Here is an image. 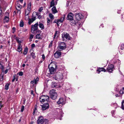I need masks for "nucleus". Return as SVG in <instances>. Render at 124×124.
Listing matches in <instances>:
<instances>
[{"label": "nucleus", "instance_id": "f257e3e1", "mask_svg": "<svg viewBox=\"0 0 124 124\" xmlns=\"http://www.w3.org/2000/svg\"><path fill=\"white\" fill-rule=\"evenodd\" d=\"M50 96L51 98L54 100L56 98L57 95L55 91L52 89L50 90Z\"/></svg>", "mask_w": 124, "mask_h": 124}, {"label": "nucleus", "instance_id": "f03ea898", "mask_svg": "<svg viewBox=\"0 0 124 124\" xmlns=\"http://www.w3.org/2000/svg\"><path fill=\"white\" fill-rule=\"evenodd\" d=\"M63 77V76L62 73L59 72L56 74L54 78L55 80L59 81V80L62 79Z\"/></svg>", "mask_w": 124, "mask_h": 124}, {"label": "nucleus", "instance_id": "7ed1b4c3", "mask_svg": "<svg viewBox=\"0 0 124 124\" xmlns=\"http://www.w3.org/2000/svg\"><path fill=\"white\" fill-rule=\"evenodd\" d=\"M62 39L63 41L65 40V39L67 40H69L70 39V37L69 34L66 32H64L62 34Z\"/></svg>", "mask_w": 124, "mask_h": 124}, {"label": "nucleus", "instance_id": "20e7f679", "mask_svg": "<svg viewBox=\"0 0 124 124\" xmlns=\"http://www.w3.org/2000/svg\"><path fill=\"white\" fill-rule=\"evenodd\" d=\"M66 45L65 43L62 42L60 43L59 44L58 46V48L60 50H63L65 48Z\"/></svg>", "mask_w": 124, "mask_h": 124}, {"label": "nucleus", "instance_id": "39448f33", "mask_svg": "<svg viewBox=\"0 0 124 124\" xmlns=\"http://www.w3.org/2000/svg\"><path fill=\"white\" fill-rule=\"evenodd\" d=\"M84 17L83 16L81 13H79L78 14H76L75 15V18L76 20L79 21L80 20L82 19Z\"/></svg>", "mask_w": 124, "mask_h": 124}, {"label": "nucleus", "instance_id": "423d86ee", "mask_svg": "<svg viewBox=\"0 0 124 124\" xmlns=\"http://www.w3.org/2000/svg\"><path fill=\"white\" fill-rule=\"evenodd\" d=\"M37 121L38 124H42L44 121V120L43 116H40L39 117Z\"/></svg>", "mask_w": 124, "mask_h": 124}, {"label": "nucleus", "instance_id": "0eeeda50", "mask_svg": "<svg viewBox=\"0 0 124 124\" xmlns=\"http://www.w3.org/2000/svg\"><path fill=\"white\" fill-rule=\"evenodd\" d=\"M34 13H33L32 15V18L31 19L29 18L28 20V24L30 25L31 23H32L36 19V17L34 16Z\"/></svg>", "mask_w": 124, "mask_h": 124}, {"label": "nucleus", "instance_id": "6e6552de", "mask_svg": "<svg viewBox=\"0 0 124 124\" xmlns=\"http://www.w3.org/2000/svg\"><path fill=\"white\" fill-rule=\"evenodd\" d=\"M39 78L37 77L36 78H34L33 80L31 81L30 82V83L34 85L37 84L39 81Z\"/></svg>", "mask_w": 124, "mask_h": 124}, {"label": "nucleus", "instance_id": "1a4fd4ad", "mask_svg": "<svg viewBox=\"0 0 124 124\" xmlns=\"http://www.w3.org/2000/svg\"><path fill=\"white\" fill-rule=\"evenodd\" d=\"M65 101L66 100L65 99L61 98L59 99L57 103L59 104H64L65 103Z\"/></svg>", "mask_w": 124, "mask_h": 124}, {"label": "nucleus", "instance_id": "9d476101", "mask_svg": "<svg viewBox=\"0 0 124 124\" xmlns=\"http://www.w3.org/2000/svg\"><path fill=\"white\" fill-rule=\"evenodd\" d=\"M114 67L113 65L112 64L109 65L107 69L108 71L110 72H111L113 71V70Z\"/></svg>", "mask_w": 124, "mask_h": 124}, {"label": "nucleus", "instance_id": "9b49d317", "mask_svg": "<svg viewBox=\"0 0 124 124\" xmlns=\"http://www.w3.org/2000/svg\"><path fill=\"white\" fill-rule=\"evenodd\" d=\"M61 54V52L59 51H57L54 54V56L56 58L59 57Z\"/></svg>", "mask_w": 124, "mask_h": 124}, {"label": "nucleus", "instance_id": "f8f14e48", "mask_svg": "<svg viewBox=\"0 0 124 124\" xmlns=\"http://www.w3.org/2000/svg\"><path fill=\"white\" fill-rule=\"evenodd\" d=\"M73 15L71 13H70L67 15V19L70 21L73 19Z\"/></svg>", "mask_w": 124, "mask_h": 124}, {"label": "nucleus", "instance_id": "ddd939ff", "mask_svg": "<svg viewBox=\"0 0 124 124\" xmlns=\"http://www.w3.org/2000/svg\"><path fill=\"white\" fill-rule=\"evenodd\" d=\"M101 71L106 72V70L102 68H99L97 70V72L98 74H99Z\"/></svg>", "mask_w": 124, "mask_h": 124}, {"label": "nucleus", "instance_id": "4468645a", "mask_svg": "<svg viewBox=\"0 0 124 124\" xmlns=\"http://www.w3.org/2000/svg\"><path fill=\"white\" fill-rule=\"evenodd\" d=\"M51 86L52 87L57 88L59 86L57 85V83L55 82H53L51 83Z\"/></svg>", "mask_w": 124, "mask_h": 124}, {"label": "nucleus", "instance_id": "2eb2a0df", "mask_svg": "<svg viewBox=\"0 0 124 124\" xmlns=\"http://www.w3.org/2000/svg\"><path fill=\"white\" fill-rule=\"evenodd\" d=\"M22 46L21 44H18L17 46V51L19 52H20L22 50Z\"/></svg>", "mask_w": 124, "mask_h": 124}, {"label": "nucleus", "instance_id": "dca6fc26", "mask_svg": "<svg viewBox=\"0 0 124 124\" xmlns=\"http://www.w3.org/2000/svg\"><path fill=\"white\" fill-rule=\"evenodd\" d=\"M78 21L76 20V21L73 19L70 20V22L71 25H75L77 23Z\"/></svg>", "mask_w": 124, "mask_h": 124}, {"label": "nucleus", "instance_id": "f3484780", "mask_svg": "<svg viewBox=\"0 0 124 124\" xmlns=\"http://www.w3.org/2000/svg\"><path fill=\"white\" fill-rule=\"evenodd\" d=\"M54 0H52L51 2V4L50 5V7H49L50 8V7H52V6H54V5H56L57 4V2H56L55 3L54 2ZM58 0H56V1H57Z\"/></svg>", "mask_w": 124, "mask_h": 124}, {"label": "nucleus", "instance_id": "a211bd4d", "mask_svg": "<svg viewBox=\"0 0 124 124\" xmlns=\"http://www.w3.org/2000/svg\"><path fill=\"white\" fill-rule=\"evenodd\" d=\"M42 109L43 110H45L46 109V103H45L43 105H41Z\"/></svg>", "mask_w": 124, "mask_h": 124}, {"label": "nucleus", "instance_id": "6ab92c4d", "mask_svg": "<svg viewBox=\"0 0 124 124\" xmlns=\"http://www.w3.org/2000/svg\"><path fill=\"white\" fill-rule=\"evenodd\" d=\"M52 11L53 13L55 14L58 11L56 10V8L55 7H54L52 9Z\"/></svg>", "mask_w": 124, "mask_h": 124}, {"label": "nucleus", "instance_id": "aec40b11", "mask_svg": "<svg viewBox=\"0 0 124 124\" xmlns=\"http://www.w3.org/2000/svg\"><path fill=\"white\" fill-rule=\"evenodd\" d=\"M34 14H35L38 16V18L39 19H40L41 18V16L40 15V12H35L34 13Z\"/></svg>", "mask_w": 124, "mask_h": 124}, {"label": "nucleus", "instance_id": "412c9836", "mask_svg": "<svg viewBox=\"0 0 124 124\" xmlns=\"http://www.w3.org/2000/svg\"><path fill=\"white\" fill-rule=\"evenodd\" d=\"M43 96H41L39 98L40 101L41 103H43L45 101V100H46V99H45V98H43Z\"/></svg>", "mask_w": 124, "mask_h": 124}, {"label": "nucleus", "instance_id": "4be33fe9", "mask_svg": "<svg viewBox=\"0 0 124 124\" xmlns=\"http://www.w3.org/2000/svg\"><path fill=\"white\" fill-rule=\"evenodd\" d=\"M59 32L57 31H56L54 34L53 38L55 39L56 37L57 38L58 37L59 35Z\"/></svg>", "mask_w": 124, "mask_h": 124}, {"label": "nucleus", "instance_id": "5701e85b", "mask_svg": "<svg viewBox=\"0 0 124 124\" xmlns=\"http://www.w3.org/2000/svg\"><path fill=\"white\" fill-rule=\"evenodd\" d=\"M48 16L51 19V21H52L54 19V16L51 13L49 14Z\"/></svg>", "mask_w": 124, "mask_h": 124}, {"label": "nucleus", "instance_id": "b1692460", "mask_svg": "<svg viewBox=\"0 0 124 124\" xmlns=\"http://www.w3.org/2000/svg\"><path fill=\"white\" fill-rule=\"evenodd\" d=\"M31 2H29L28 4V6L27 10L31 11Z\"/></svg>", "mask_w": 124, "mask_h": 124}, {"label": "nucleus", "instance_id": "393cba45", "mask_svg": "<svg viewBox=\"0 0 124 124\" xmlns=\"http://www.w3.org/2000/svg\"><path fill=\"white\" fill-rule=\"evenodd\" d=\"M39 27L41 28V30L44 29V25L41 23H39Z\"/></svg>", "mask_w": 124, "mask_h": 124}, {"label": "nucleus", "instance_id": "a878e982", "mask_svg": "<svg viewBox=\"0 0 124 124\" xmlns=\"http://www.w3.org/2000/svg\"><path fill=\"white\" fill-rule=\"evenodd\" d=\"M65 17V15H63L62 16V17L60 19H59L60 21L61 22V23H62L63 22V20L64 19V17Z\"/></svg>", "mask_w": 124, "mask_h": 124}, {"label": "nucleus", "instance_id": "bb28decb", "mask_svg": "<svg viewBox=\"0 0 124 124\" xmlns=\"http://www.w3.org/2000/svg\"><path fill=\"white\" fill-rule=\"evenodd\" d=\"M29 15H25L24 16V19L26 21H27L29 19Z\"/></svg>", "mask_w": 124, "mask_h": 124}, {"label": "nucleus", "instance_id": "cd10ccee", "mask_svg": "<svg viewBox=\"0 0 124 124\" xmlns=\"http://www.w3.org/2000/svg\"><path fill=\"white\" fill-rule=\"evenodd\" d=\"M120 49L122 50L123 53H124V44H121Z\"/></svg>", "mask_w": 124, "mask_h": 124}, {"label": "nucleus", "instance_id": "c85d7f7f", "mask_svg": "<svg viewBox=\"0 0 124 124\" xmlns=\"http://www.w3.org/2000/svg\"><path fill=\"white\" fill-rule=\"evenodd\" d=\"M4 20L6 21V22H8L9 20V17L7 16H5L4 17Z\"/></svg>", "mask_w": 124, "mask_h": 124}, {"label": "nucleus", "instance_id": "c756f323", "mask_svg": "<svg viewBox=\"0 0 124 124\" xmlns=\"http://www.w3.org/2000/svg\"><path fill=\"white\" fill-rule=\"evenodd\" d=\"M48 67L49 71H50V72H53L54 71V69L53 68V67H51L50 69L49 68V66H48Z\"/></svg>", "mask_w": 124, "mask_h": 124}, {"label": "nucleus", "instance_id": "7c9ffc66", "mask_svg": "<svg viewBox=\"0 0 124 124\" xmlns=\"http://www.w3.org/2000/svg\"><path fill=\"white\" fill-rule=\"evenodd\" d=\"M54 23H56L58 26L59 25V24L61 23V22L59 20H55V21H54Z\"/></svg>", "mask_w": 124, "mask_h": 124}, {"label": "nucleus", "instance_id": "2f4dec72", "mask_svg": "<svg viewBox=\"0 0 124 124\" xmlns=\"http://www.w3.org/2000/svg\"><path fill=\"white\" fill-rule=\"evenodd\" d=\"M31 11L28 10H26L25 11V15H29V14L30 12Z\"/></svg>", "mask_w": 124, "mask_h": 124}, {"label": "nucleus", "instance_id": "473e14b6", "mask_svg": "<svg viewBox=\"0 0 124 124\" xmlns=\"http://www.w3.org/2000/svg\"><path fill=\"white\" fill-rule=\"evenodd\" d=\"M22 7V6L20 5H17L16 6V8L17 9H20Z\"/></svg>", "mask_w": 124, "mask_h": 124}, {"label": "nucleus", "instance_id": "72a5a7b5", "mask_svg": "<svg viewBox=\"0 0 124 124\" xmlns=\"http://www.w3.org/2000/svg\"><path fill=\"white\" fill-rule=\"evenodd\" d=\"M28 49L27 48H25L24 49V52H23V54L24 55H26L27 54V53L28 52Z\"/></svg>", "mask_w": 124, "mask_h": 124}, {"label": "nucleus", "instance_id": "f704fd0d", "mask_svg": "<svg viewBox=\"0 0 124 124\" xmlns=\"http://www.w3.org/2000/svg\"><path fill=\"white\" fill-rule=\"evenodd\" d=\"M19 25L20 26V27H23V26L24 23L22 20H21L20 22Z\"/></svg>", "mask_w": 124, "mask_h": 124}, {"label": "nucleus", "instance_id": "c9c22d12", "mask_svg": "<svg viewBox=\"0 0 124 124\" xmlns=\"http://www.w3.org/2000/svg\"><path fill=\"white\" fill-rule=\"evenodd\" d=\"M36 38L37 39H40L41 38V35L40 34H37L36 36Z\"/></svg>", "mask_w": 124, "mask_h": 124}, {"label": "nucleus", "instance_id": "e433bc0d", "mask_svg": "<svg viewBox=\"0 0 124 124\" xmlns=\"http://www.w3.org/2000/svg\"><path fill=\"white\" fill-rule=\"evenodd\" d=\"M120 93L121 94H122L124 93V87L122 90H121L120 91Z\"/></svg>", "mask_w": 124, "mask_h": 124}, {"label": "nucleus", "instance_id": "4c0bfd02", "mask_svg": "<svg viewBox=\"0 0 124 124\" xmlns=\"http://www.w3.org/2000/svg\"><path fill=\"white\" fill-rule=\"evenodd\" d=\"M38 27H32L31 30L32 31H33L37 30Z\"/></svg>", "mask_w": 124, "mask_h": 124}, {"label": "nucleus", "instance_id": "58836bf2", "mask_svg": "<svg viewBox=\"0 0 124 124\" xmlns=\"http://www.w3.org/2000/svg\"><path fill=\"white\" fill-rule=\"evenodd\" d=\"M52 21H51V19H48L47 21V23H48V24H50L51 23Z\"/></svg>", "mask_w": 124, "mask_h": 124}, {"label": "nucleus", "instance_id": "ea45409f", "mask_svg": "<svg viewBox=\"0 0 124 124\" xmlns=\"http://www.w3.org/2000/svg\"><path fill=\"white\" fill-rule=\"evenodd\" d=\"M121 108L124 110V101H123L122 103Z\"/></svg>", "mask_w": 124, "mask_h": 124}, {"label": "nucleus", "instance_id": "a19ab883", "mask_svg": "<svg viewBox=\"0 0 124 124\" xmlns=\"http://www.w3.org/2000/svg\"><path fill=\"white\" fill-rule=\"evenodd\" d=\"M9 85L8 84H7L5 85V89L7 90L8 89Z\"/></svg>", "mask_w": 124, "mask_h": 124}, {"label": "nucleus", "instance_id": "79ce46f5", "mask_svg": "<svg viewBox=\"0 0 124 124\" xmlns=\"http://www.w3.org/2000/svg\"><path fill=\"white\" fill-rule=\"evenodd\" d=\"M33 36H34V35H32V34H31L30 35V38H29L30 39V41H31L32 40H31V39L32 38H33Z\"/></svg>", "mask_w": 124, "mask_h": 124}, {"label": "nucleus", "instance_id": "37998d69", "mask_svg": "<svg viewBox=\"0 0 124 124\" xmlns=\"http://www.w3.org/2000/svg\"><path fill=\"white\" fill-rule=\"evenodd\" d=\"M16 74L14 75L13 76V79L12 80V82H14L15 81V80L16 79Z\"/></svg>", "mask_w": 124, "mask_h": 124}, {"label": "nucleus", "instance_id": "c03bdc74", "mask_svg": "<svg viewBox=\"0 0 124 124\" xmlns=\"http://www.w3.org/2000/svg\"><path fill=\"white\" fill-rule=\"evenodd\" d=\"M38 24L37 23H35L34 25H32V27H38Z\"/></svg>", "mask_w": 124, "mask_h": 124}, {"label": "nucleus", "instance_id": "a18cd8bd", "mask_svg": "<svg viewBox=\"0 0 124 124\" xmlns=\"http://www.w3.org/2000/svg\"><path fill=\"white\" fill-rule=\"evenodd\" d=\"M31 54L33 58H35L36 56H35V54L34 53H31Z\"/></svg>", "mask_w": 124, "mask_h": 124}, {"label": "nucleus", "instance_id": "49530a36", "mask_svg": "<svg viewBox=\"0 0 124 124\" xmlns=\"http://www.w3.org/2000/svg\"><path fill=\"white\" fill-rule=\"evenodd\" d=\"M24 106H22L21 108V111L22 112H23L24 109Z\"/></svg>", "mask_w": 124, "mask_h": 124}, {"label": "nucleus", "instance_id": "de8ad7c7", "mask_svg": "<svg viewBox=\"0 0 124 124\" xmlns=\"http://www.w3.org/2000/svg\"><path fill=\"white\" fill-rule=\"evenodd\" d=\"M4 75H2L0 77V81H2L3 79Z\"/></svg>", "mask_w": 124, "mask_h": 124}, {"label": "nucleus", "instance_id": "09e8293b", "mask_svg": "<svg viewBox=\"0 0 124 124\" xmlns=\"http://www.w3.org/2000/svg\"><path fill=\"white\" fill-rule=\"evenodd\" d=\"M43 10V7H40L39 8V9L38 10V11L39 12H41V11L42 10Z\"/></svg>", "mask_w": 124, "mask_h": 124}, {"label": "nucleus", "instance_id": "8fccbe9b", "mask_svg": "<svg viewBox=\"0 0 124 124\" xmlns=\"http://www.w3.org/2000/svg\"><path fill=\"white\" fill-rule=\"evenodd\" d=\"M16 40L17 42L19 44H21L20 43L21 42L19 40V39H16Z\"/></svg>", "mask_w": 124, "mask_h": 124}, {"label": "nucleus", "instance_id": "3c124183", "mask_svg": "<svg viewBox=\"0 0 124 124\" xmlns=\"http://www.w3.org/2000/svg\"><path fill=\"white\" fill-rule=\"evenodd\" d=\"M18 74L20 76H22L23 75V72L22 71H21Z\"/></svg>", "mask_w": 124, "mask_h": 124}, {"label": "nucleus", "instance_id": "603ef678", "mask_svg": "<svg viewBox=\"0 0 124 124\" xmlns=\"http://www.w3.org/2000/svg\"><path fill=\"white\" fill-rule=\"evenodd\" d=\"M52 41H51L48 47L50 48L51 47L52 45Z\"/></svg>", "mask_w": 124, "mask_h": 124}, {"label": "nucleus", "instance_id": "864d4df0", "mask_svg": "<svg viewBox=\"0 0 124 124\" xmlns=\"http://www.w3.org/2000/svg\"><path fill=\"white\" fill-rule=\"evenodd\" d=\"M42 59L43 61L45 59V56L44 54H43L42 55Z\"/></svg>", "mask_w": 124, "mask_h": 124}, {"label": "nucleus", "instance_id": "5fc2aeb1", "mask_svg": "<svg viewBox=\"0 0 124 124\" xmlns=\"http://www.w3.org/2000/svg\"><path fill=\"white\" fill-rule=\"evenodd\" d=\"M18 10V11H17V13H18L20 15L21 13V11H20V9H17Z\"/></svg>", "mask_w": 124, "mask_h": 124}, {"label": "nucleus", "instance_id": "6e6d98bb", "mask_svg": "<svg viewBox=\"0 0 124 124\" xmlns=\"http://www.w3.org/2000/svg\"><path fill=\"white\" fill-rule=\"evenodd\" d=\"M0 68L2 69H3V66L1 64H0Z\"/></svg>", "mask_w": 124, "mask_h": 124}, {"label": "nucleus", "instance_id": "4d7b16f0", "mask_svg": "<svg viewBox=\"0 0 124 124\" xmlns=\"http://www.w3.org/2000/svg\"><path fill=\"white\" fill-rule=\"evenodd\" d=\"M35 44H33L31 45V47L32 48H34L35 47Z\"/></svg>", "mask_w": 124, "mask_h": 124}, {"label": "nucleus", "instance_id": "13d9d810", "mask_svg": "<svg viewBox=\"0 0 124 124\" xmlns=\"http://www.w3.org/2000/svg\"><path fill=\"white\" fill-rule=\"evenodd\" d=\"M62 115V113H58V114H57V116H61Z\"/></svg>", "mask_w": 124, "mask_h": 124}, {"label": "nucleus", "instance_id": "bf43d9fd", "mask_svg": "<svg viewBox=\"0 0 124 124\" xmlns=\"http://www.w3.org/2000/svg\"><path fill=\"white\" fill-rule=\"evenodd\" d=\"M8 69H6L4 71V73L5 74H6L8 72Z\"/></svg>", "mask_w": 124, "mask_h": 124}, {"label": "nucleus", "instance_id": "052dcab7", "mask_svg": "<svg viewBox=\"0 0 124 124\" xmlns=\"http://www.w3.org/2000/svg\"><path fill=\"white\" fill-rule=\"evenodd\" d=\"M2 12V10L1 8H0V16L1 15Z\"/></svg>", "mask_w": 124, "mask_h": 124}, {"label": "nucleus", "instance_id": "680f3d73", "mask_svg": "<svg viewBox=\"0 0 124 124\" xmlns=\"http://www.w3.org/2000/svg\"><path fill=\"white\" fill-rule=\"evenodd\" d=\"M57 112H58V111H60V112H61L62 111V110L61 109H57Z\"/></svg>", "mask_w": 124, "mask_h": 124}, {"label": "nucleus", "instance_id": "e2e57ef3", "mask_svg": "<svg viewBox=\"0 0 124 124\" xmlns=\"http://www.w3.org/2000/svg\"><path fill=\"white\" fill-rule=\"evenodd\" d=\"M119 52L121 54H122L123 53L122 52V50H121V49H120L119 50Z\"/></svg>", "mask_w": 124, "mask_h": 124}, {"label": "nucleus", "instance_id": "0e129e2a", "mask_svg": "<svg viewBox=\"0 0 124 124\" xmlns=\"http://www.w3.org/2000/svg\"><path fill=\"white\" fill-rule=\"evenodd\" d=\"M31 94H33L34 95V94L33 93V90L31 91Z\"/></svg>", "mask_w": 124, "mask_h": 124}, {"label": "nucleus", "instance_id": "69168bd1", "mask_svg": "<svg viewBox=\"0 0 124 124\" xmlns=\"http://www.w3.org/2000/svg\"><path fill=\"white\" fill-rule=\"evenodd\" d=\"M46 95H43V96H43V98H45V99H46V98H45V97H46Z\"/></svg>", "mask_w": 124, "mask_h": 124}, {"label": "nucleus", "instance_id": "338daca9", "mask_svg": "<svg viewBox=\"0 0 124 124\" xmlns=\"http://www.w3.org/2000/svg\"><path fill=\"white\" fill-rule=\"evenodd\" d=\"M25 66V64H23L22 65L23 67H24Z\"/></svg>", "mask_w": 124, "mask_h": 124}, {"label": "nucleus", "instance_id": "774afa93", "mask_svg": "<svg viewBox=\"0 0 124 124\" xmlns=\"http://www.w3.org/2000/svg\"><path fill=\"white\" fill-rule=\"evenodd\" d=\"M19 1L21 3H22L23 1V0H19Z\"/></svg>", "mask_w": 124, "mask_h": 124}]
</instances>
